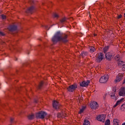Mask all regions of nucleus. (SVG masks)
<instances>
[{
	"instance_id": "de8ad7c7",
	"label": "nucleus",
	"mask_w": 125,
	"mask_h": 125,
	"mask_svg": "<svg viewBox=\"0 0 125 125\" xmlns=\"http://www.w3.org/2000/svg\"><path fill=\"white\" fill-rule=\"evenodd\" d=\"M39 41H42V40L41 39H39Z\"/></svg>"
},
{
	"instance_id": "ea45409f",
	"label": "nucleus",
	"mask_w": 125,
	"mask_h": 125,
	"mask_svg": "<svg viewBox=\"0 0 125 125\" xmlns=\"http://www.w3.org/2000/svg\"><path fill=\"white\" fill-rule=\"evenodd\" d=\"M124 98H121L120 100V101H120V102L122 103V102H123V101H124Z\"/></svg>"
},
{
	"instance_id": "6e6552de",
	"label": "nucleus",
	"mask_w": 125,
	"mask_h": 125,
	"mask_svg": "<svg viewBox=\"0 0 125 125\" xmlns=\"http://www.w3.org/2000/svg\"><path fill=\"white\" fill-rule=\"evenodd\" d=\"M90 108H92L93 110H96V109H98L99 107V105L96 102H93L90 103Z\"/></svg>"
},
{
	"instance_id": "20e7f679",
	"label": "nucleus",
	"mask_w": 125,
	"mask_h": 125,
	"mask_svg": "<svg viewBox=\"0 0 125 125\" xmlns=\"http://www.w3.org/2000/svg\"><path fill=\"white\" fill-rule=\"evenodd\" d=\"M109 76L108 75H104L100 78L99 82L100 83H105L108 82Z\"/></svg>"
},
{
	"instance_id": "c03bdc74",
	"label": "nucleus",
	"mask_w": 125,
	"mask_h": 125,
	"mask_svg": "<svg viewBox=\"0 0 125 125\" xmlns=\"http://www.w3.org/2000/svg\"><path fill=\"white\" fill-rule=\"evenodd\" d=\"M18 59L17 58H16L15 61H17Z\"/></svg>"
},
{
	"instance_id": "f704fd0d",
	"label": "nucleus",
	"mask_w": 125,
	"mask_h": 125,
	"mask_svg": "<svg viewBox=\"0 0 125 125\" xmlns=\"http://www.w3.org/2000/svg\"><path fill=\"white\" fill-rule=\"evenodd\" d=\"M58 118H62V113H58Z\"/></svg>"
},
{
	"instance_id": "cd10ccee",
	"label": "nucleus",
	"mask_w": 125,
	"mask_h": 125,
	"mask_svg": "<svg viewBox=\"0 0 125 125\" xmlns=\"http://www.w3.org/2000/svg\"><path fill=\"white\" fill-rule=\"evenodd\" d=\"M66 21H67V18H63L60 20L61 23H64V22H66Z\"/></svg>"
},
{
	"instance_id": "423d86ee",
	"label": "nucleus",
	"mask_w": 125,
	"mask_h": 125,
	"mask_svg": "<svg viewBox=\"0 0 125 125\" xmlns=\"http://www.w3.org/2000/svg\"><path fill=\"white\" fill-rule=\"evenodd\" d=\"M103 59H104V54L103 53H100L96 57V61L97 63H100Z\"/></svg>"
},
{
	"instance_id": "7c9ffc66",
	"label": "nucleus",
	"mask_w": 125,
	"mask_h": 125,
	"mask_svg": "<svg viewBox=\"0 0 125 125\" xmlns=\"http://www.w3.org/2000/svg\"><path fill=\"white\" fill-rule=\"evenodd\" d=\"M0 37H4V36H5V34L2 32V31H0Z\"/></svg>"
},
{
	"instance_id": "2f4dec72",
	"label": "nucleus",
	"mask_w": 125,
	"mask_h": 125,
	"mask_svg": "<svg viewBox=\"0 0 125 125\" xmlns=\"http://www.w3.org/2000/svg\"><path fill=\"white\" fill-rule=\"evenodd\" d=\"M78 100L79 101V103H81V102H82V101L83 100V97H81L78 99Z\"/></svg>"
},
{
	"instance_id": "e433bc0d",
	"label": "nucleus",
	"mask_w": 125,
	"mask_h": 125,
	"mask_svg": "<svg viewBox=\"0 0 125 125\" xmlns=\"http://www.w3.org/2000/svg\"><path fill=\"white\" fill-rule=\"evenodd\" d=\"M122 15H119L118 17H117V19H121V18H122Z\"/></svg>"
},
{
	"instance_id": "ddd939ff",
	"label": "nucleus",
	"mask_w": 125,
	"mask_h": 125,
	"mask_svg": "<svg viewBox=\"0 0 125 125\" xmlns=\"http://www.w3.org/2000/svg\"><path fill=\"white\" fill-rule=\"evenodd\" d=\"M9 32H15L17 30V26L15 25H11L8 27Z\"/></svg>"
},
{
	"instance_id": "9d476101",
	"label": "nucleus",
	"mask_w": 125,
	"mask_h": 125,
	"mask_svg": "<svg viewBox=\"0 0 125 125\" xmlns=\"http://www.w3.org/2000/svg\"><path fill=\"white\" fill-rule=\"evenodd\" d=\"M60 107H61V105L59 104V103L56 101H53V107L54 109H55V110H57L58 109H60Z\"/></svg>"
},
{
	"instance_id": "1a4fd4ad",
	"label": "nucleus",
	"mask_w": 125,
	"mask_h": 125,
	"mask_svg": "<svg viewBox=\"0 0 125 125\" xmlns=\"http://www.w3.org/2000/svg\"><path fill=\"white\" fill-rule=\"evenodd\" d=\"M89 83H90V81H83V82H80V85L82 86V87H85L88 86V84H89Z\"/></svg>"
},
{
	"instance_id": "412c9836",
	"label": "nucleus",
	"mask_w": 125,
	"mask_h": 125,
	"mask_svg": "<svg viewBox=\"0 0 125 125\" xmlns=\"http://www.w3.org/2000/svg\"><path fill=\"white\" fill-rule=\"evenodd\" d=\"M118 66L122 67V66H125V62L123 61H119L118 63Z\"/></svg>"
},
{
	"instance_id": "c756f323",
	"label": "nucleus",
	"mask_w": 125,
	"mask_h": 125,
	"mask_svg": "<svg viewBox=\"0 0 125 125\" xmlns=\"http://www.w3.org/2000/svg\"><path fill=\"white\" fill-rule=\"evenodd\" d=\"M1 18H2V20H4L6 19V16H5L4 15H1Z\"/></svg>"
},
{
	"instance_id": "f8f14e48",
	"label": "nucleus",
	"mask_w": 125,
	"mask_h": 125,
	"mask_svg": "<svg viewBox=\"0 0 125 125\" xmlns=\"http://www.w3.org/2000/svg\"><path fill=\"white\" fill-rule=\"evenodd\" d=\"M106 116L104 114H102L101 115H99L97 117V120L99 121V122H102V123H104L105 122V118Z\"/></svg>"
},
{
	"instance_id": "aec40b11",
	"label": "nucleus",
	"mask_w": 125,
	"mask_h": 125,
	"mask_svg": "<svg viewBox=\"0 0 125 125\" xmlns=\"http://www.w3.org/2000/svg\"><path fill=\"white\" fill-rule=\"evenodd\" d=\"M83 125H90V122L87 120H84Z\"/></svg>"
},
{
	"instance_id": "2eb2a0df",
	"label": "nucleus",
	"mask_w": 125,
	"mask_h": 125,
	"mask_svg": "<svg viewBox=\"0 0 125 125\" xmlns=\"http://www.w3.org/2000/svg\"><path fill=\"white\" fill-rule=\"evenodd\" d=\"M119 95L120 96H125V87H122L121 88L120 92H119Z\"/></svg>"
},
{
	"instance_id": "f3484780",
	"label": "nucleus",
	"mask_w": 125,
	"mask_h": 125,
	"mask_svg": "<svg viewBox=\"0 0 125 125\" xmlns=\"http://www.w3.org/2000/svg\"><path fill=\"white\" fill-rule=\"evenodd\" d=\"M113 124L114 125H121V124L120 123V120L117 119L113 120Z\"/></svg>"
},
{
	"instance_id": "9b49d317",
	"label": "nucleus",
	"mask_w": 125,
	"mask_h": 125,
	"mask_svg": "<svg viewBox=\"0 0 125 125\" xmlns=\"http://www.w3.org/2000/svg\"><path fill=\"white\" fill-rule=\"evenodd\" d=\"M68 35H64V36H62L61 37V41L62 42H63V43H66V42H68Z\"/></svg>"
},
{
	"instance_id": "a18cd8bd",
	"label": "nucleus",
	"mask_w": 125,
	"mask_h": 125,
	"mask_svg": "<svg viewBox=\"0 0 125 125\" xmlns=\"http://www.w3.org/2000/svg\"><path fill=\"white\" fill-rule=\"evenodd\" d=\"M122 125H125V122Z\"/></svg>"
},
{
	"instance_id": "39448f33",
	"label": "nucleus",
	"mask_w": 125,
	"mask_h": 125,
	"mask_svg": "<svg viewBox=\"0 0 125 125\" xmlns=\"http://www.w3.org/2000/svg\"><path fill=\"white\" fill-rule=\"evenodd\" d=\"M114 56H115V55L111 52H107L105 54V58L107 61H111Z\"/></svg>"
},
{
	"instance_id": "393cba45",
	"label": "nucleus",
	"mask_w": 125,
	"mask_h": 125,
	"mask_svg": "<svg viewBox=\"0 0 125 125\" xmlns=\"http://www.w3.org/2000/svg\"><path fill=\"white\" fill-rule=\"evenodd\" d=\"M85 109V107L83 106L82 108L80 110L79 112V114H82V113H83V111H84Z\"/></svg>"
},
{
	"instance_id": "b1692460",
	"label": "nucleus",
	"mask_w": 125,
	"mask_h": 125,
	"mask_svg": "<svg viewBox=\"0 0 125 125\" xmlns=\"http://www.w3.org/2000/svg\"><path fill=\"white\" fill-rule=\"evenodd\" d=\"M120 109L121 110V111H123L124 112H125V103L124 104H123L121 105Z\"/></svg>"
},
{
	"instance_id": "09e8293b",
	"label": "nucleus",
	"mask_w": 125,
	"mask_h": 125,
	"mask_svg": "<svg viewBox=\"0 0 125 125\" xmlns=\"http://www.w3.org/2000/svg\"><path fill=\"white\" fill-rule=\"evenodd\" d=\"M71 19H73V18H71Z\"/></svg>"
},
{
	"instance_id": "a19ab883",
	"label": "nucleus",
	"mask_w": 125,
	"mask_h": 125,
	"mask_svg": "<svg viewBox=\"0 0 125 125\" xmlns=\"http://www.w3.org/2000/svg\"><path fill=\"white\" fill-rule=\"evenodd\" d=\"M103 98H104V100H105L106 99V95H105L104 96H103Z\"/></svg>"
},
{
	"instance_id": "bb28decb",
	"label": "nucleus",
	"mask_w": 125,
	"mask_h": 125,
	"mask_svg": "<svg viewBox=\"0 0 125 125\" xmlns=\"http://www.w3.org/2000/svg\"><path fill=\"white\" fill-rule=\"evenodd\" d=\"M34 114H31L28 116V120H34Z\"/></svg>"
},
{
	"instance_id": "37998d69",
	"label": "nucleus",
	"mask_w": 125,
	"mask_h": 125,
	"mask_svg": "<svg viewBox=\"0 0 125 125\" xmlns=\"http://www.w3.org/2000/svg\"><path fill=\"white\" fill-rule=\"evenodd\" d=\"M28 51L27 54L28 55L30 54V52H29V51Z\"/></svg>"
},
{
	"instance_id": "49530a36",
	"label": "nucleus",
	"mask_w": 125,
	"mask_h": 125,
	"mask_svg": "<svg viewBox=\"0 0 125 125\" xmlns=\"http://www.w3.org/2000/svg\"><path fill=\"white\" fill-rule=\"evenodd\" d=\"M116 57H117V58H119V57H118V56H116Z\"/></svg>"
},
{
	"instance_id": "72a5a7b5",
	"label": "nucleus",
	"mask_w": 125,
	"mask_h": 125,
	"mask_svg": "<svg viewBox=\"0 0 125 125\" xmlns=\"http://www.w3.org/2000/svg\"><path fill=\"white\" fill-rule=\"evenodd\" d=\"M53 16L55 18H58V17H59V16L56 13L54 14Z\"/></svg>"
},
{
	"instance_id": "f257e3e1",
	"label": "nucleus",
	"mask_w": 125,
	"mask_h": 125,
	"mask_svg": "<svg viewBox=\"0 0 125 125\" xmlns=\"http://www.w3.org/2000/svg\"><path fill=\"white\" fill-rule=\"evenodd\" d=\"M62 36L61 32L58 31L52 38V41L53 42H60L61 41Z\"/></svg>"
},
{
	"instance_id": "dca6fc26",
	"label": "nucleus",
	"mask_w": 125,
	"mask_h": 125,
	"mask_svg": "<svg viewBox=\"0 0 125 125\" xmlns=\"http://www.w3.org/2000/svg\"><path fill=\"white\" fill-rule=\"evenodd\" d=\"M116 91H117L116 88H113V91L110 95V97H111L112 99H115V98H116V96H115L116 94Z\"/></svg>"
},
{
	"instance_id": "58836bf2",
	"label": "nucleus",
	"mask_w": 125,
	"mask_h": 125,
	"mask_svg": "<svg viewBox=\"0 0 125 125\" xmlns=\"http://www.w3.org/2000/svg\"><path fill=\"white\" fill-rule=\"evenodd\" d=\"M38 102H39V101H38V100L37 99H35L34 100V103H38Z\"/></svg>"
},
{
	"instance_id": "4468645a",
	"label": "nucleus",
	"mask_w": 125,
	"mask_h": 125,
	"mask_svg": "<svg viewBox=\"0 0 125 125\" xmlns=\"http://www.w3.org/2000/svg\"><path fill=\"white\" fill-rule=\"evenodd\" d=\"M34 10H35V7H34V6H31L26 10V13L32 14L33 13V12H34Z\"/></svg>"
},
{
	"instance_id": "79ce46f5",
	"label": "nucleus",
	"mask_w": 125,
	"mask_h": 125,
	"mask_svg": "<svg viewBox=\"0 0 125 125\" xmlns=\"http://www.w3.org/2000/svg\"><path fill=\"white\" fill-rule=\"evenodd\" d=\"M96 36H97V34H94V37H96Z\"/></svg>"
},
{
	"instance_id": "6ab92c4d",
	"label": "nucleus",
	"mask_w": 125,
	"mask_h": 125,
	"mask_svg": "<svg viewBox=\"0 0 125 125\" xmlns=\"http://www.w3.org/2000/svg\"><path fill=\"white\" fill-rule=\"evenodd\" d=\"M109 48H110V46H105V47L103 48V51L105 54L107 53V52L109 50Z\"/></svg>"
},
{
	"instance_id": "473e14b6",
	"label": "nucleus",
	"mask_w": 125,
	"mask_h": 125,
	"mask_svg": "<svg viewBox=\"0 0 125 125\" xmlns=\"http://www.w3.org/2000/svg\"><path fill=\"white\" fill-rule=\"evenodd\" d=\"M67 116V114L65 113H62V118H65Z\"/></svg>"
},
{
	"instance_id": "a211bd4d",
	"label": "nucleus",
	"mask_w": 125,
	"mask_h": 125,
	"mask_svg": "<svg viewBox=\"0 0 125 125\" xmlns=\"http://www.w3.org/2000/svg\"><path fill=\"white\" fill-rule=\"evenodd\" d=\"M88 55V52H87L83 51L81 54V56H82L83 58V57H85V56H87Z\"/></svg>"
},
{
	"instance_id": "0eeeda50",
	"label": "nucleus",
	"mask_w": 125,
	"mask_h": 125,
	"mask_svg": "<svg viewBox=\"0 0 125 125\" xmlns=\"http://www.w3.org/2000/svg\"><path fill=\"white\" fill-rule=\"evenodd\" d=\"M124 76H125V73H119L116 77V79L115 80V83H120L121 81L123 80V79Z\"/></svg>"
},
{
	"instance_id": "f03ea898",
	"label": "nucleus",
	"mask_w": 125,
	"mask_h": 125,
	"mask_svg": "<svg viewBox=\"0 0 125 125\" xmlns=\"http://www.w3.org/2000/svg\"><path fill=\"white\" fill-rule=\"evenodd\" d=\"M78 88V84L77 83H74L72 85L68 86L66 89L68 92H74L76 89Z\"/></svg>"
},
{
	"instance_id": "c85d7f7f",
	"label": "nucleus",
	"mask_w": 125,
	"mask_h": 125,
	"mask_svg": "<svg viewBox=\"0 0 125 125\" xmlns=\"http://www.w3.org/2000/svg\"><path fill=\"white\" fill-rule=\"evenodd\" d=\"M121 101H118L116 103V104L113 106V107L115 108L118 106V105H120L121 104Z\"/></svg>"
},
{
	"instance_id": "5701e85b",
	"label": "nucleus",
	"mask_w": 125,
	"mask_h": 125,
	"mask_svg": "<svg viewBox=\"0 0 125 125\" xmlns=\"http://www.w3.org/2000/svg\"><path fill=\"white\" fill-rule=\"evenodd\" d=\"M89 48H90V52L92 53H93V52H94V50H95V48H94V46H90Z\"/></svg>"
},
{
	"instance_id": "a878e982",
	"label": "nucleus",
	"mask_w": 125,
	"mask_h": 125,
	"mask_svg": "<svg viewBox=\"0 0 125 125\" xmlns=\"http://www.w3.org/2000/svg\"><path fill=\"white\" fill-rule=\"evenodd\" d=\"M110 124H111V121H110L109 119H107L106 120L104 123V125H110Z\"/></svg>"
},
{
	"instance_id": "4c0bfd02",
	"label": "nucleus",
	"mask_w": 125,
	"mask_h": 125,
	"mask_svg": "<svg viewBox=\"0 0 125 125\" xmlns=\"http://www.w3.org/2000/svg\"><path fill=\"white\" fill-rule=\"evenodd\" d=\"M122 71L125 72V67L124 66L122 67Z\"/></svg>"
},
{
	"instance_id": "7ed1b4c3",
	"label": "nucleus",
	"mask_w": 125,
	"mask_h": 125,
	"mask_svg": "<svg viewBox=\"0 0 125 125\" xmlns=\"http://www.w3.org/2000/svg\"><path fill=\"white\" fill-rule=\"evenodd\" d=\"M46 115H47L46 112L43 111H41L36 114V117L38 119H42V120L43 119H44V117L45 116H46Z\"/></svg>"
},
{
	"instance_id": "4be33fe9",
	"label": "nucleus",
	"mask_w": 125,
	"mask_h": 125,
	"mask_svg": "<svg viewBox=\"0 0 125 125\" xmlns=\"http://www.w3.org/2000/svg\"><path fill=\"white\" fill-rule=\"evenodd\" d=\"M42 85H43V82L42 81L38 86V89H41L42 87Z\"/></svg>"
},
{
	"instance_id": "c9c22d12",
	"label": "nucleus",
	"mask_w": 125,
	"mask_h": 125,
	"mask_svg": "<svg viewBox=\"0 0 125 125\" xmlns=\"http://www.w3.org/2000/svg\"><path fill=\"white\" fill-rule=\"evenodd\" d=\"M13 121H14V119L13 118H11L10 119V125H11L12 124V123H13Z\"/></svg>"
}]
</instances>
